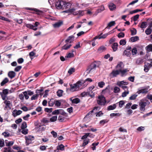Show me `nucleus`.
Returning <instances> with one entry per match:
<instances>
[{
	"mask_svg": "<svg viewBox=\"0 0 152 152\" xmlns=\"http://www.w3.org/2000/svg\"><path fill=\"white\" fill-rule=\"evenodd\" d=\"M110 33H107L102 35V33H101L99 36V39H104Z\"/></svg>",
	"mask_w": 152,
	"mask_h": 152,
	"instance_id": "18",
	"label": "nucleus"
},
{
	"mask_svg": "<svg viewBox=\"0 0 152 152\" xmlns=\"http://www.w3.org/2000/svg\"><path fill=\"white\" fill-rule=\"evenodd\" d=\"M65 119V118L62 116H59L58 117V120L61 122L63 121Z\"/></svg>",
	"mask_w": 152,
	"mask_h": 152,
	"instance_id": "61",
	"label": "nucleus"
},
{
	"mask_svg": "<svg viewBox=\"0 0 152 152\" xmlns=\"http://www.w3.org/2000/svg\"><path fill=\"white\" fill-rule=\"evenodd\" d=\"M97 103L100 105H104L106 101L105 97L103 95L99 96L97 99Z\"/></svg>",
	"mask_w": 152,
	"mask_h": 152,
	"instance_id": "3",
	"label": "nucleus"
},
{
	"mask_svg": "<svg viewBox=\"0 0 152 152\" xmlns=\"http://www.w3.org/2000/svg\"><path fill=\"white\" fill-rule=\"evenodd\" d=\"M87 95H89L88 93V91L87 92H83L80 94L81 96L82 97H84L85 96H87Z\"/></svg>",
	"mask_w": 152,
	"mask_h": 152,
	"instance_id": "59",
	"label": "nucleus"
},
{
	"mask_svg": "<svg viewBox=\"0 0 152 152\" xmlns=\"http://www.w3.org/2000/svg\"><path fill=\"white\" fill-rule=\"evenodd\" d=\"M138 94H136V93L132 95L129 97V99L131 100H134L136 99L137 97L138 96Z\"/></svg>",
	"mask_w": 152,
	"mask_h": 152,
	"instance_id": "34",
	"label": "nucleus"
},
{
	"mask_svg": "<svg viewBox=\"0 0 152 152\" xmlns=\"http://www.w3.org/2000/svg\"><path fill=\"white\" fill-rule=\"evenodd\" d=\"M128 84V82L124 81H122L118 82L117 85L119 86H120L127 85Z\"/></svg>",
	"mask_w": 152,
	"mask_h": 152,
	"instance_id": "19",
	"label": "nucleus"
},
{
	"mask_svg": "<svg viewBox=\"0 0 152 152\" xmlns=\"http://www.w3.org/2000/svg\"><path fill=\"white\" fill-rule=\"evenodd\" d=\"M97 66V63L96 62L91 63L88 66L86 70V72L87 74H93L96 71V68Z\"/></svg>",
	"mask_w": 152,
	"mask_h": 152,
	"instance_id": "2",
	"label": "nucleus"
},
{
	"mask_svg": "<svg viewBox=\"0 0 152 152\" xmlns=\"http://www.w3.org/2000/svg\"><path fill=\"white\" fill-rule=\"evenodd\" d=\"M75 37L74 36L72 35L69 36L68 38L66 40L65 42L66 43L69 42V43H71L74 41V39Z\"/></svg>",
	"mask_w": 152,
	"mask_h": 152,
	"instance_id": "12",
	"label": "nucleus"
},
{
	"mask_svg": "<svg viewBox=\"0 0 152 152\" xmlns=\"http://www.w3.org/2000/svg\"><path fill=\"white\" fill-rule=\"evenodd\" d=\"M21 66H18L15 69V71L16 72H18L21 69Z\"/></svg>",
	"mask_w": 152,
	"mask_h": 152,
	"instance_id": "64",
	"label": "nucleus"
},
{
	"mask_svg": "<svg viewBox=\"0 0 152 152\" xmlns=\"http://www.w3.org/2000/svg\"><path fill=\"white\" fill-rule=\"evenodd\" d=\"M22 112L20 110H17L15 109L13 110L12 112V115L14 117H15L18 115H20L22 113Z\"/></svg>",
	"mask_w": 152,
	"mask_h": 152,
	"instance_id": "9",
	"label": "nucleus"
},
{
	"mask_svg": "<svg viewBox=\"0 0 152 152\" xmlns=\"http://www.w3.org/2000/svg\"><path fill=\"white\" fill-rule=\"evenodd\" d=\"M80 86V83L78 82H77L76 84H71L70 91H71L73 92L78 90Z\"/></svg>",
	"mask_w": 152,
	"mask_h": 152,
	"instance_id": "5",
	"label": "nucleus"
},
{
	"mask_svg": "<svg viewBox=\"0 0 152 152\" xmlns=\"http://www.w3.org/2000/svg\"><path fill=\"white\" fill-rule=\"evenodd\" d=\"M120 73V71L118 70H113L110 74V76L111 77H116Z\"/></svg>",
	"mask_w": 152,
	"mask_h": 152,
	"instance_id": "8",
	"label": "nucleus"
},
{
	"mask_svg": "<svg viewBox=\"0 0 152 152\" xmlns=\"http://www.w3.org/2000/svg\"><path fill=\"white\" fill-rule=\"evenodd\" d=\"M75 69L73 68H70L68 71V73L69 75L72 74L73 72H75Z\"/></svg>",
	"mask_w": 152,
	"mask_h": 152,
	"instance_id": "45",
	"label": "nucleus"
},
{
	"mask_svg": "<svg viewBox=\"0 0 152 152\" xmlns=\"http://www.w3.org/2000/svg\"><path fill=\"white\" fill-rule=\"evenodd\" d=\"M148 91V89L146 88H143L139 90L137 92L136 94H138L141 93L143 94H145Z\"/></svg>",
	"mask_w": 152,
	"mask_h": 152,
	"instance_id": "11",
	"label": "nucleus"
},
{
	"mask_svg": "<svg viewBox=\"0 0 152 152\" xmlns=\"http://www.w3.org/2000/svg\"><path fill=\"white\" fill-rule=\"evenodd\" d=\"M124 64L123 63L120 62H119L116 66V68L117 69V70L119 71L121 69H123L124 67Z\"/></svg>",
	"mask_w": 152,
	"mask_h": 152,
	"instance_id": "10",
	"label": "nucleus"
},
{
	"mask_svg": "<svg viewBox=\"0 0 152 152\" xmlns=\"http://www.w3.org/2000/svg\"><path fill=\"white\" fill-rule=\"evenodd\" d=\"M143 62V59L141 58H139L137 59L136 61V63L137 64H140L142 63Z\"/></svg>",
	"mask_w": 152,
	"mask_h": 152,
	"instance_id": "32",
	"label": "nucleus"
},
{
	"mask_svg": "<svg viewBox=\"0 0 152 152\" xmlns=\"http://www.w3.org/2000/svg\"><path fill=\"white\" fill-rule=\"evenodd\" d=\"M150 68L148 66L147 64V63H145V64L144 66V71L145 72H148L149 71Z\"/></svg>",
	"mask_w": 152,
	"mask_h": 152,
	"instance_id": "30",
	"label": "nucleus"
},
{
	"mask_svg": "<svg viewBox=\"0 0 152 152\" xmlns=\"http://www.w3.org/2000/svg\"><path fill=\"white\" fill-rule=\"evenodd\" d=\"M118 44L116 42H115L112 45V48L114 51H115L118 49Z\"/></svg>",
	"mask_w": 152,
	"mask_h": 152,
	"instance_id": "21",
	"label": "nucleus"
},
{
	"mask_svg": "<svg viewBox=\"0 0 152 152\" xmlns=\"http://www.w3.org/2000/svg\"><path fill=\"white\" fill-rule=\"evenodd\" d=\"M4 151L3 152H13L11 150V148L9 147L8 148H4Z\"/></svg>",
	"mask_w": 152,
	"mask_h": 152,
	"instance_id": "42",
	"label": "nucleus"
},
{
	"mask_svg": "<svg viewBox=\"0 0 152 152\" xmlns=\"http://www.w3.org/2000/svg\"><path fill=\"white\" fill-rule=\"evenodd\" d=\"M115 24V22L114 21H112L110 22L108 24V26L110 27L114 26Z\"/></svg>",
	"mask_w": 152,
	"mask_h": 152,
	"instance_id": "60",
	"label": "nucleus"
},
{
	"mask_svg": "<svg viewBox=\"0 0 152 152\" xmlns=\"http://www.w3.org/2000/svg\"><path fill=\"white\" fill-rule=\"evenodd\" d=\"M73 14L74 15H79L80 16H83L84 14V12L83 11L79 10L73 12Z\"/></svg>",
	"mask_w": 152,
	"mask_h": 152,
	"instance_id": "17",
	"label": "nucleus"
},
{
	"mask_svg": "<svg viewBox=\"0 0 152 152\" xmlns=\"http://www.w3.org/2000/svg\"><path fill=\"white\" fill-rule=\"evenodd\" d=\"M108 121V120H101L99 122L100 124L103 125L104 124L107 123Z\"/></svg>",
	"mask_w": 152,
	"mask_h": 152,
	"instance_id": "49",
	"label": "nucleus"
},
{
	"mask_svg": "<svg viewBox=\"0 0 152 152\" xmlns=\"http://www.w3.org/2000/svg\"><path fill=\"white\" fill-rule=\"evenodd\" d=\"M105 83L104 82L102 81L99 82L98 83V86L100 88H102L104 85Z\"/></svg>",
	"mask_w": 152,
	"mask_h": 152,
	"instance_id": "47",
	"label": "nucleus"
},
{
	"mask_svg": "<svg viewBox=\"0 0 152 152\" xmlns=\"http://www.w3.org/2000/svg\"><path fill=\"white\" fill-rule=\"evenodd\" d=\"M125 34L123 32H120L118 34V37L119 38L124 37Z\"/></svg>",
	"mask_w": 152,
	"mask_h": 152,
	"instance_id": "50",
	"label": "nucleus"
},
{
	"mask_svg": "<svg viewBox=\"0 0 152 152\" xmlns=\"http://www.w3.org/2000/svg\"><path fill=\"white\" fill-rule=\"evenodd\" d=\"M124 54L127 56L130 57L131 55V53L130 51H127V50H125L124 53Z\"/></svg>",
	"mask_w": 152,
	"mask_h": 152,
	"instance_id": "36",
	"label": "nucleus"
},
{
	"mask_svg": "<svg viewBox=\"0 0 152 152\" xmlns=\"http://www.w3.org/2000/svg\"><path fill=\"white\" fill-rule=\"evenodd\" d=\"M106 50V48L103 46L100 47L98 49V51L99 53H101L104 51Z\"/></svg>",
	"mask_w": 152,
	"mask_h": 152,
	"instance_id": "25",
	"label": "nucleus"
},
{
	"mask_svg": "<svg viewBox=\"0 0 152 152\" xmlns=\"http://www.w3.org/2000/svg\"><path fill=\"white\" fill-rule=\"evenodd\" d=\"M71 4L69 2L66 3L63 1L58 0L55 3V6L56 8L58 9H62L63 10L65 9L69 8Z\"/></svg>",
	"mask_w": 152,
	"mask_h": 152,
	"instance_id": "1",
	"label": "nucleus"
},
{
	"mask_svg": "<svg viewBox=\"0 0 152 152\" xmlns=\"http://www.w3.org/2000/svg\"><path fill=\"white\" fill-rule=\"evenodd\" d=\"M73 98H71L70 100L72 102V104H77L79 103L80 102V99L78 98H75L73 99Z\"/></svg>",
	"mask_w": 152,
	"mask_h": 152,
	"instance_id": "13",
	"label": "nucleus"
},
{
	"mask_svg": "<svg viewBox=\"0 0 152 152\" xmlns=\"http://www.w3.org/2000/svg\"><path fill=\"white\" fill-rule=\"evenodd\" d=\"M63 24L62 21H60L53 24V26L55 28H58L61 26Z\"/></svg>",
	"mask_w": 152,
	"mask_h": 152,
	"instance_id": "14",
	"label": "nucleus"
},
{
	"mask_svg": "<svg viewBox=\"0 0 152 152\" xmlns=\"http://www.w3.org/2000/svg\"><path fill=\"white\" fill-rule=\"evenodd\" d=\"M95 86H92L89 87L88 90V93L89 95L90 96L91 98H93L95 96V94L93 93L92 90L94 88Z\"/></svg>",
	"mask_w": 152,
	"mask_h": 152,
	"instance_id": "6",
	"label": "nucleus"
},
{
	"mask_svg": "<svg viewBox=\"0 0 152 152\" xmlns=\"http://www.w3.org/2000/svg\"><path fill=\"white\" fill-rule=\"evenodd\" d=\"M146 50L148 52L152 51V45H149L145 48Z\"/></svg>",
	"mask_w": 152,
	"mask_h": 152,
	"instance_id": "28",
	"label": "nucleus"
},
{
	"mask_svg": "<svg viewBox=\"0 0 152 152\" xmlns=\"http://www.w3.org/2000/svg\"><path fill=\"white\" fill-rule=\"evenodd\" d=\"M9 81L8 79L7 78H5L2 81V82L1 83V86H3L4 85H5L6 83H7Z\"/></svg>",
	"mask_w": 152,
	"mask_h": 152,
	"instance_id": "24",
	"label": "nucleus"
},
{
	"mask_svg": "<svg viewBox=\"0 0 152 152\" xmlns=\"http://www.w3.org/2000/svg\"><path fill=\"white\" fill-rule=\"evenodd\" d=\"M47 146H45V145H42L40 146L39 149L41 151H44L46 149V147Z\"/></svg>",
	"mask_w": 152,
	"mask_h": 152,
	"instance_id": "63",
	"label": "nucleus"
},
{
	"mask_svg": "<svg viewBox=\"0 0 152 152\" xmlns=\"http://www.w3.org/2000/svg\"><path fill=\"white\" fill-rule=\"evenodd\" d=\"M24 26L28 28H29L31 29L32 28V27H33V25L30 24H26L25 23Z\"/></svg>",
	"mask_w": 152,
	"mask_h": 152,
	"instance_id": "52",
	"label": "nucleus"
},
{
	"mask_svg": "<svg viewBox=\"0 0 152 152\" xmlns=\"http://www.w3.org/2000/svg\"><path fill=\"white\" fill-rule=\"evenodd\" d=\"M39 94H36L33 95L31 97V100H34L37 99L39 96Z\"/></svg>",
	"mask_w": 152,
	"mask_h": 152,
	"instance_id": "54",
	"label": "nucleus"
},
{
	"mask_svg": "<svg viewBox=\"0 0 152 152\" xmlns=\"http://www.w3.org/2000/svg\"><path fill=\"white\" fill-rule=\"evenodd\" d=\"M25 139L26 140V145H28L30 144L31 143L32 141L34 139V137L31 135H28L25 136Z\"/></svg>",
	"mask_w": 152,
	"mask_h": 152,
	"instance_id": "4",
	"label": "nucleus"
},
{
	"mask_svg": "<svg viewBox=\"0 0 152 152\" xmlns=\"http://www.w3.org/2000/svg\"><path fill=\"white\" fill-rule=\"evenodd\" d=\"M137 50L136 48H134L132 50V53L133 55H134L137 54Z\"/></svg>",
	"mask_w": 152,
	"mask_h": 152,
	"instance_id": "55",
	"label": "nucleus"
},
{
	"mask_svg": "<svg viewBox=\"0 0 152 152\" xmlns=\"http://www.w3.org/2000/svg\"><path fill=\"white\" fill-rule=\"evenodd\" d=\"M8 77L12 79L15 77L16 73L14 72L11 71L8 72Z\"/></svg>",
	"mask_w": 152,
	"mask_h": 152,
	"instance_id": "15",
	"label": "nucleus"
},
{
	"mask_svg": "<svg viewBox=\"0 0 152 152\" xmlns=\"http://www.w3.org/2000/svg\"><path fill=\"white\" fill-rule=\"evenodd\" d=\"M4 103L5 104L6 106L5 107V109H6L7 107H10V105L11 103L10 101L6 100L4 102Z\"/></svg>",
	"mask_w": 152,
	"mask_h": 152,
	"instance_id": "20",
	"label": "nucleus"
},
{
	"mask_svg": "<svg viewBox=\"0 0 152 152\" xmlns=\"http://www.w3.org/2000/svg\"><path fill=\"white\" fill-rule=\"evenodd\" d=\"M147 23L145 22H142L140 26V28H145L147 25Z\"/></svg>",
	"mask_w": 152,
	"mask_h": 152,
	"instance_id": "38",
	"label": "nucleus"
},
{
	"mask_svg": "<svg viewBox=\"0 0 152 152\" xmlns=\"http://www.w3.org/2000/svg\"><path fill=\"white\" fill-rule=\"evenodd\" d=\"M120 89L118 87H115L113 89V92L115 93H118L120 92Z\"/></svg>",
	"mask_w": 152,
	"mask_h": 152,
	"instance_id": "37",
	"label": "nucleus"
},
{
	"mask_svg": "<svg viewBox=\"0 0 152 152\" xmlns=\"http://www.w3.org/2000/svg\"><path fill=\"white\" fill-rule=\"evenodd\" d=\"M14 144L13 141L8 142H6V145L8 146H10Z\"/></svg>",
	"mask_w": 152,
	"mask_h": 152,
	"instance_id": "51",
	"label": "nucleus"
},
{
	"mask_svg": "<svg viewBox=\"0 0 152 152\" xmlns=\"http://www.w3.org/2000/svg\"><path fill=\"white\" fill-rule=\"evenodd\" d=\"M90 134V133H87L85 134L82 136L81 138V139L84 140L86 139Z\"/></svg>",
	"mask_w": 152,
	"mask_h": 152,
	"instance_id": "44",
	"label": "nucleus"
},
{
	"mask_svg": "<svg viewBox=\"0 0 152 152\" xmlns=\"http://www.w3.org/2000/svg\"><path fill=\"white\" fill-rule=\"evenodd\" d=\"M128 70L127 69H121L120 71V73L121 72V76H123L127 71Z\"/></svg>",
	"mask_w": 152,
	"mask_h": 152,
	"instance_id": "41",
	"label": "nucleus"
},
{
	"mask_svg": "<svg viewBox=\"0 0 152 152\" xmlns=\"http://www.w3.org/2000/svg\"><path fill=\"white\" fill-rule=\"evenodd\" d=\"M124 101L123 100H121L119 102V106L120 108L122 107L124 104Z\"/></svg>",
	"mask_w": 152,
	"mask_h": 152,
	"instance_id": "48",
	"label": "nucleus"
},
{
	"mask_svg": "<svg viewBox=\"0 0 152 152\" xmlns=\"http://www.w3.org/2000/svg\"><path fill=\"white\" fill-rule=\"evenodd\" d=\"M22 134H26L28 133V130L25 128L22 129Z\"/></svg>",
	"mask_w": 152,
	"mask_h": 152,
	"instance_id": "46",
	"label": "nucleus"
},
{
	"mask_svg": "<svg viewBox=\"0 0 152 152\" xmlns=\"http://www.w3.org/2000/svg\"><path fill=\"white\" fill-rule=\"evenodd\" d=\"M109 9L110 10L112 11L115 10L116 8V6L113 3H110L108 4Z\"/></svg>",
	"mask_w": 152,
	"mask_h": 152,
	"instance_id": "16",
	"label": "nucleus"
},
{
	"mask_svg": "<svg viewBox=\"0 0 152 152\" xmlns=\"http://www.w3.org/2000/svg\"><path fill=\"white\" fill-rule=\"evenodd\" d=\"M0 19L2 20L6 21L8 22H10V20L7 19V18H5L1 16H0Z\"/></svg>",
	"mask_w": 152,
	"mask_h": 152,
	"instance_id": "57",
	"label": "nucleus"
},
{
	"mask_svg": "<svg viewBox=\"0 0 152 152\" xmlns=\"http://www.w3.org/2000/svg\"><path fill=\"white\" fill-rule=\"evenodd\" d=\"M35 51H36V50H34L33 51H32L30 52L29 53V56L31 60H32V59H33V58H32V57H33L34 56L35 54Z\"/></svg>",
	"mask_w": 152,
	"mask_h": 152,
	"instance_id": "27",
	"label": "nucleus"
},
{
	"mask_svg": "<svg viewBox=\"0 0 152 152\" xmlns=\"http://www.w3.org/2000/svg\"><path fill=\"white\" fill-rule=\"evenodd\" d=\"M147 103L146 102H143L141 101L139 103V106L140 107V110L141 111L144 112L145 110V107Z\"/></svg>",
	"mask_w": 152,
	"mask_h": 152,
	"instance_id": "7",
	"label": "nucleus"
},
{
	"mask_svg": "<svg viewBox=\"0 0 152 152\" xmlns=\"http://www.w3.org/2000/svg\"><path fill=\"white\" fill-rule=\"evenodd\" d=\"M129 94V91H124L123 92L122 94V96L123 97H125L126 96V95Z\"/></svg>",
	"mask_w": 152,
	"mask_h": 152,
	"instance_id": "62",
	"label": "nucleus"
},
{
	"mask_svg": "<svg viewBox=\"0 0 152 152\" xmlns=\"http://www.w3.org/2000/svg\"><path fill=\"white\" fill-rule=\"evenodd\" d=\"M8 93V89H6L3 90L2 94L7 95Z\"/></svg>",
	"mask_w": 152,
	"mask_h": 152,
	"instance_id": "58",
	"label": "nucleus"
},
{
	"mask_svg": "<svg viewBox=\"0 0 152 152\" xmlns=\"http://www.w3.org/2000/svg\"><path fill=\"white\" fill-rule=\"evenodd\" d=\"M104 7L103 6H101L100 8L98 9L96 12V15L99 13L101 12L104 11Z\"/></svg>",
	"mask_w": 152,
	"mask_h": 152,
	"instance_id": "23",
	"label": "nucleus"
},
{
	"mask_svg": "<svg viewBox=\"0 0 152 152\" xmlns=\"http://www.w3.org/2000/svg\"><path fill=\"white\" fill-rule=\"evenodd\" d=\"M57 118V116H53L50 118V121L51 122H54L56 121Z\"/></svg>",
	"mask_w": 152,
	"mask_h": 152,
	"instance_id": "43",
	"label": "nucleus"
},
{
	"mask_svg": "<svg viewBox=\"0 0 152 152\" xmlns=\"http://www.w3.org/2000/svg\"><path fill=\"white\" fill-rule=\"evenodd\" d=\"M27 127V126L26 122L25 121L23 122L21 125V129H23L26 128Z\"/></svg>",
	"mask_w": 152,
	"mask_h": 152,
	"instance_id": "53",
	"label": "nucleus"
},
{
	"mask_svg": "<svg viewBox=\"0 0 152 152\" xmlns=\"http://www.w3.org/2000/svg\"><path fill=\"white\" fill-rule=\"evenodd\" d=\"M139 39V37L138 36H136L131 37L130 38V40L132 42H136Z\"/></svg>",
	"mask_w": 152,
	"mask_h": 152,
	"instance_id": "22",
	"label": "nucleus"
},
{
	"mask_svg": "<svg viewBox=\"0 0 152 152\" xmlns=\"http://www.w3.org/2000/svg\"><path fill=\"white\" fill-rule=\"evenodd\" d=\"M64 146L63 144H61L57 147V150L63 151L64 150Z\"/></svg>",
	"mask_w": 152,
	"mask_h": 152,
	"instance_id": "33",
	"label": "nucleus"
},
{
	"mask_svg": "<svg viewBox=\"0 0 152 152\" xmlns=\"http://www.w3.org/2000/svg\"><path fill=\"white\" fill-rule=\"evenodd\" d=\"M126 39H123L120 41L119 43L121 45L123 46L126 44Z\"/></svg>",
	"mask_w": 152,
	"mask_h": 152,
	"instance_id": "39",
	"label": "nucleus"
},
{
	"mask_svg": "<svg viewBox=\"0 0 152 152\" xmlns=\"http://www.w3.org/2000/svg\"><path fill=\"white\" fill-rule=\"evenodd\" d=\"M63 91L61 90H58L57 92V94L58 96L60 97L62 96Z\"/></svg>",
	"mask_w": 152,
	"mask_h": 152,
	"instance_id": "40",
	"label": "nucleus"
},
{
	"mask_svg": "<svg viewBox=\"0 0 152 152\" xmlns=\"http://www.w3.org/2000/svg\"><path fill=\"white\" fill-rule=\"evenodd\" d=\"M121 115V114L119 113H111L110 114V116L111 117H115V116H120Z\"/></svg>",
	"mask_w": 152,
	"mask_h": 152,
	"instance_id": "56",
	"label": "nucleus"
},
{
	"mask_svg": "<svg viewBox=\"0 0 152 152\" xmlns=\"http://www.w3.org/2000/svg\"><path fill=\"white\" fill-rule=\"evenodd\" d=\"M152 31V29L151 28L148 27L145 30V32L147 35H148L151 33Z\"/></svg>",
	"mask_w": 152,
	"mask_h": 152,
	"instance_id": "29",
	"label": "nucleus"
},
{
	"mask_svg": "<svg viewBox=\"0 0 152 152\" xmlns=\"http://www.w3.org/2000/svg\"><path fill=\"white\" fill-rule=\"evenodd\" d=\"M72 46V45L69 44L68 45L67 44L65 45L64 46L62 47V50H66L69 49Z\"/></svg>",
	"mask_w": 152,
	"mask_h": 152,
	"instance_id": "31",
	"label": "nucleus"
},
{
	"mask_svg": "<svg viewBox=\"0 0 152 152\" xmlns=\"http://www.w3.org/2000/svg\"><path fill=\"white\" fill-rule=\"evenodd\" d=\"M116 106L115 104H114L113 105L109 106L107 107V110H113L115 108Z\"/></svg>",
	"mask_w": 152,
	"mask_h": 152,
	"instance_id": "26",
	"label": "nucleus"
},
{
	"mask_svg": "<svg viewBox=\"0 0 152 152\" xmlns=\"http://www.w3.org/2000/svg\"><path fill=\"white\" fill-rule=\"evenodd\" d=\"M131 32V35H135L137 33V30L136 29L134 28H133L132 29L130 30Z\"/></svg>",
	"mask_w": 152,
	"mask_h": 152,
	"instance_id": "35",
	"label": "nucleus"
}]
</instances>
